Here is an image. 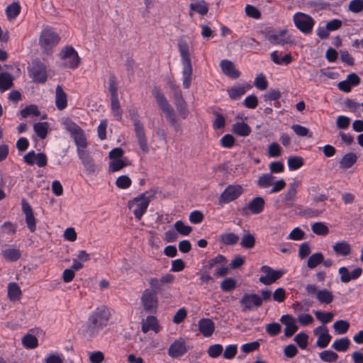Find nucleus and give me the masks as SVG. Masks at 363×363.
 I'll return each instance as SVG.
<instances>
[{
    "mask_svg": "<svg viewBox=\"0 0 363 363\" xmlns=\"http://www.w3.org/2000/svg\"><path fill=\"white\" fill-rule=\"evenodd\" d=\"M141 303L146 312L151 313L158 305L157 294L149 289H145L141 296Z\"/></svg>",
    "mask_w": 363,
    "mask_h": 363,
    "instance_id": "obj_12",
    "label": "nucleus"
},
{
    "mask_svg": "<svg viewBox=\"0 0 363 363\" xmlns=\"http://www.w3.org/2000/svg\"><path fill=\"white\" fill-rule=\"evenodd\" d=\"M240 245L245 249H252L255 245V238L252 234L246 233L242 237Z\"/></svg>",
    "mask_w": 363,
    "mask_h": 363,
    "instance_id": "obj_39",
    "label": "nucleus"
},
{
    "mask_svg": "<svg viewBox=\"0 0 363 363\" xmlns=\"http://www.w3.org/2000/svg\"><path fill=\"white\" fill-rule=\"evenodd\" d=\"M198 329L203 337H208L215 330V324L210 318H201L198 323Z\"/></svg>",
    "mask_w": 363,
    "mask_h": 363,
    "instance_id": "obj_22",
    "label": "nucleus"
},
{
    "mask_svg": "<svg viewBox=\"0 0 363 363\" xmlns=\"http://www.w3.org/2000/svg\"><path fill=\"white\" fill-rule=\"evenodd\" d=\"M350 345V341L348 337H342L335 340L332 347L336 351L345 352L348 350Z\"/></svg>",
    "mask_w": 363,
    "mask_h": 363,
    "instance_id": "obj_37",
    "label": "nucleus"
},
{
    "mask_svg": "<svg viewBox=\"0 0 363 363\" xmlns=\"http://www.w3.org/2000/svg\"><path fill=\"white\" fill-rule=\"evenodd\" d=\"M33 130L40 138L45 139L48 134V123L47 122L36 123L33 125Z\"/></svg>",
    "mask_w": 363,
    "mask_h": 363,
    "instance_id": "obj_34",
    "label": "nucleus"
},
{
    "mask_svg": "<svg viewBox=\"0 0 363 363\" xmlns=\"http://www.w3.org/2000/svg\"><path fill=\"white\" fill-rule=\"evenodd\" d=\"M255 86L259 90H264L267 88L268 82L262 74L255 78Z\"/></svg>",
    "mask_w": 363,
    "mask_h": 363,
    "instance_id": "obj_62",
    "label": "nucleus"
},
{
    "mask_svg": "<svg viewBox=\"0 0 363 363\" xmlns=\"http://www.w3.org/2000/svg\"><path fill=\"white\" fill-rule=\"evenodd\" d=\"M60 40V38L58 34L52 28H47L40 34L39 45L44 53L50 55L51 54L52 48L59 43Z\"/></svg>",
    "mask_w": 363,
    "mask_h": 363,
    "instance_id": "obj_5",
    "label": "nucleus"
},
{
    "mask_svg": "<svg viewBox=\"0 0 363 363\" xmlns=\"http://www.w3.org/2000/svg\"><path fill=\"white\" fill-rule=\"evenodd\" d=\"M220 142L223 147L230 148L234 145L235 138L230 134H226L222 137Z\"/></svg>",
    "mask_w": 363,
    "mask_h": 363,
    "instance_id": "obj_63",
    "label": "nucleus"
},
{
    "mask_svg": "<svg viewBox=\"0 0 363 363\" xmlns=\"http://www.w3.org/2000/svg\"><path fill=\"white\" fill-rule=\"evenodd\" d=\"M264 200L260 196H257L252 199L247 204V206L242 208V214H247L250 211L252 214H259L262 213L264 208Z\"/></svg>",
    "mask_w": 363,
    "mask_h": 363,
    "instance_id": "obj_17",
    "label": "nucleus"
},
{
    "mask_svg": "<svg viewBox=\"0 0 363 363\" xmlns=\"http://www.w3.org/2000/svg\"><path fill=\"white\" fill-rule=\"evenodd\" d=\"M187 351L185 341L180 338L173 342L168 349V354L172 358H177L184 354Z\"/></svg>",
    "mask_w": 363,
    "mask_h": 363,
    "instance_id": "obj_19",
    "label": "nucleus"
},
{
    "mask_svg": "<svg viewBox=\"0 0 363 363\" xmlns=\"http://www.w3.org/2000/svg\"><path fill=\"white\" fill-rule=\"evenodd\" d=\"M111 106L113 116L116 118V120L121 121L122 118L123 111L121 108L118 97L111 99Z\"/></svg>",
    "mask_w": 363,
    "mask_h": 363,
    "instance_id": "obj_38",
    "label": "nucleus"
},
{
    "mask_svg": "<svg viewBox=\"0 0 363 363\" xmlns=\"http://www.w3.org/2000/svg\"><path fill=\"white\" fill-rule=\"evenodd\" d=\"M116 185L119 189H127L131 185V179L126 175L120 176L116 179Z\"/></svg>",
    "mask_w": 363,
    "mask_h": 363,
    "instance_id": "obj_60",
    "label": "nucleus"
},
{
    "mask_svg": "<svg viewBox=\"0 0 363 363\" xmlns=\"http://www.w3.org/2000/svg\"><path fill=\"white\" fill-rule=\"evenodd\" d=\"M243 306L242 312L251 311L253 307L259 308L262 305V299L256 294H245L240 300Z\"/></svg>",
    "mask_w": 363,
    "mask_h": 363,
    "instance_id": "obj_14",
    "label": "nucleus"
},
{
    "mask_svg": "<svg viewBox=\"0 0 363 363\" xmlns=\"http://www.w3.org/2000/svg\"><path fill=\"white\" fill-rule=\"evenodd\" d=\"M22 211L26 216V223L30 232H34L36 228L35 218L33 215V209L30 204L23 199L21 201Z\"/></svg>",
    "mask_w": 363,
    "mask_h": 363,
    "instance_id": "obj_18",
    "label": "nucleus"
},
{
    "mask_svg": "<svg viewBox=\"0 0 363 363\" xmlns=\"http://www.w3.org/2000/svg\"><path fill=\"white\" fill-rule=\"evenodd\" d=\"M267 39L272 45H284L294 43L291 36L287 34L286 29L281 30L277 33L267 35Z\"/></svg>",
    "mask_w": 363,
    "mask_h": 363,
    "instance_id": "obj_15",
    "label": "nucleus"
},
{
    "mask_svg": "<svg viewBox=\"0 0 363 363\" xmlns=\"http://www.w3.org/2000/svg\"><path fill=\"white\" fill-rule=\"evenodd\" d=\"M245 13L247 16L255 19H258L261 16L260 11L255 6L252 5H247L245 6Z\"/></svg>",
    "mask_w": 363,
    "mask_h": 363,
    "instance_id": "obj_64",
    "label": "nucleus"
},
{
    "mask_svg": "<svg viewBox=\"0 0 363 363\" xmlns=\"http://www.w3.org/2000/svg\"><path fill=\"white\" fill-rule=\"evenodd\" d=\"M55 105L58 110H63L67 105V97L60 85H57L55 91Z\"/></svg>",
    "mask_w": 363,
    "mask_h": 363,
    "instance_id": "obj_25",
    "label": "nucleus"
},
{
    "mask_svg": "<svg viewBox=\"0 0 363 363\" xmlns=\"http://www.w3.org/2000/svg\"><path fill=\"white\" fill-rule=\"evenodd\" d=\"M111 314L104 307L97 308L89 315L84 330L89 338L96 337L107 326Z\"/></svg>",
    "mask_w": 363,
    "mask_h": 363,
    "instance_id": "obj_1",
    "label": "nucleus"
},
{
    "mask_svg": "<svg viewBox=\"0 0 363 363\" xmlns=\"http://www.w3.org/2000/svg\"><path fill=\"white\" fill-rule=\"evenodd\" d=\"M319 331H321L323 333L318 336L316 342V345L320 348H325L328 345L331 340V336L328 333V330L326 327H318L315 330V333L318 334Z\"/></svg>",
    "mask_w": 363,
    "mask_h": 363,
    "instance_id": "obj_23",
    "label": "nucleus"
},
{
    "mask_svg": "<svg viewBox=\"0 0 363 363\" xmlns=\"http://www.w3.org/2000/svg\"><path fill=\"white\" fill-rule=\"evenodd\" d=\"M178 48L183 65V86L184 89H189L191 84L193 74L189 45L184 40L180 39L178 42Z\"/></svg>",
    "mask_w": 363,
    "mask_h": 363,
    "instance_id": "obj_2",
    "label": "nucleus"
},
{
    "mask_svg": "<svg viewBox=\"0 0 363 363\" xmlns=\"http://www.w3.org/2000/svg\"><path fill=\"white\" fill-rule=\"evenodd\" d=\"M319 355L321 360L327 362H334L338 358V355L331 350H324Z\"/></svg>",
    "mask_w": 363,
    "mask_h": 363,
    "instance_id": "obj_50",
    "label": "nucleus"
},
{
    "mask_svg": "<svg viewBox=\"0 0 363 363\" xmlns=\"http://www.w3.org/2000/svg\"><path fill=\"white\" fill-rule=\"evenodd\" d=\"M357 160V155L353 152H349L341 159L340 167L342 169H349L356 163Z\"/></svg>",
    "mask_w": 363,
    "mask_h": 363,
    "instance_id": "obj_30",
    "label": "nucleus"
},
{
    "mask_svg": "<svg viewBox=\"0 0 363 363\" xmlns=\"http://www.w3.org/2000/svg\"><path fill=\"white\" fill-rule=\"evenodd\" d=\"M323 262V255L320 252L313 254L307 261V267L309 269H314Z\"/></svg>",
    "mask_w": 363,
    "mask_h": 363,
    "instance_id": "obj_40",
    "label": "nucleus"
},
{
    "mask_svg": "<svg viewBox=\"0 0 363 363\" xmlns=\"http://www.w3.org/2000/svg\"><path fill=\"white\" fill-rule=\"evenodd\" d=\"M316 298L321 303L329 304L333 302L334 297L331 291L325 289L317 292Z\"/></svg>",
    "mask_w": 363,
    "mask_h": 363,
    "instance_id": "obj_32",
    "label": "nucleus"
},
{
    "mask_svg": "<svg viewBox=\"0 0 363 363\" xmlns=\"http://www.w3.org/2000/svg\"><path fill=\"white\" fill-rule=\"evenodd\" d=\"M213 114L216 116V118L213 122V128L215 130H219L224 128L225 125V119L224 116L216 111H214Z\"/></svg>",
    "mask_w": 363,
    "mask_h": 363,
    "instance_id": "obj_56",
    "label": "nucleus"
},
{
    "mask_svg": "<svg viewBox=\"0 0 363 363\" xmlns=\"http://www.w3.org/2000/svg\"><path fill=\"white\" fill-rule=\"evenodd\" d=\"M274 177L271 174H264L260 176L257 182V185L260 188H268L273 184Z\"/></svg>",
    "mask_w": 363,
    "mask_h": 363,
    "instance_id": "obj_41",
    "label": "nucleus"
},
{
    "mask_svg": "<svg viewBox=\"0 0 363 363\" xmlns=\"http://www.w3.org/2000/svg\"><path fill=\"white\" fill-rule=\"evenodd\" d=\"M21 10V5L18 2H13L6 9V14L9 21L16 18L20 13Z\"/></svg>",
    "mask_w": 363,
    "mask_h": 363,
    "instance_id": "obj_31",
    "label": "nucleus"
},
{
    "mask_svg": "<svg viewBox=\"0 0 363 363\" xmlns=\"http://www.w3.org/2000/svg\"><path fill=\"white\" fill-rule=\"evenodd\" d=\"M293 20L296 27L303 33L309 34L312 32L315 21L309 15L298 12L294 15Z\"/></svg>",
    "mask_w": 363,
    "mask_h": 363,
    "instance_id": "obj_8",
    "label": "nucleus"
},
{
    "mask_svg": "<svg viewBox=\"0 0 363 363\" xmlns=\"http://www.w3.org/2000/svg\"><path fill=\"white\" fill-rule=\"evenodd\" d=\"M155 190L151 189L129 201L128 206L133 210V213L138 220H141L142 216L147 211L151 199L155 196Z\"/></svg>",
    "mask_w": 363,
    "mask_h": 363,
    "instance_id": "obj_3",
    "label": "nucleus"
},
{
    "mask_svg": "<svg viewBox=\"0 0 363 363\" xmlns=\"http://www.w3.org/2000/svg\"><path fill=\"white\" fill-rule=\"evenodd\" d=\"M176 230L183 235H188L192 230L189 225H186L182 220H178L174 224Z\"/></svg>",
    "mask_w": 363,
    "mask_h": 363,
    "instance_id": "obj_55",
    "label": "nucleus"
},
{
    "mask_svg": "<svg viewBox=\"0 0 363 363\" xmlns=\"http://www.w3.org/2000/svg\"><path fill=\"white\" fill-rule=\"evenodd\" d=\"M312 231L318 235H326L329 233L328 227L322 222H317L312 225Z\"/></svg>",
    "mask_w": 363,
    "mask_h": 363,
    "instance_id": "obj_43",
    "label": "nucleus"
},
{
    "mask_svg": "<svg viewBox=\"0 0 363 363\" xmlns=\"http://www.w3.org/2000/svg\"><path fill=\"white\" fill-rule=\"evenodd\" d=\"M334 252L339 256L346 257L351 254V245L346 241L342 240L337 242L333 245Z\"/></svg>",
    "mask_w": 363,
    "mask_h": 363,
    "instance_id": "obj_24",
    "label": "nucleus"
},
{
    "mask_svg": "<svg viewBox=\"0 0 363 363\" xmlns=\"http://www.w3.org/2000/svg\"><path fill=\"white\" fill-rule=\"evenodd\" d=\"M21 114L23 118H27L29 116H38L40 114L37 106L30 105L21 111Z\"/></svg>",
    "mask_w": 363,
    "mask_h": 363,
    "instance_id": "obj_48",
    "label": "nucleus"
},
{
    "mask_svg": "<svg viewBox=\"0 0 363 363\" xmlns=\"http://www.w3.org/2000/svg\"><path fill=\"white\" fill-rule=\"evenodd\" d=\"M235 286L236 281L233 278H226L220 284V288L225 292L233 291Z\"/></svg>",
    "mask_w": 363,
    "mask_h": 363,
    "instance_id": "obj_52",
    "label": "nucleus"
},
{
    "mask_svg": "<svg viewBox=\"0 0 363 363\" xmlns=\"http://www.w3.org/2000/svg\"><path fill=\"white\" fill-rule=\"evenodd\" d=\"M130 116L131 120L133 121L134 130L139 146L143 152L147 153L149 151V147L147 143L143 124L138 119L136 110L133 109L130 111Z\"/></svg>",
    "mask_w": 363,
    "mask_h": 363,
    "instance_id": "obj_7",
    "label": "nucleus"
},
{
    "mask_svg": "<svg viewBox=\"0 0 363 363\" xmlns=\"http://www.w3.org/2000/svg\"><path fill=\"white\" fill-rule=\"evenodd\" d=\"M3 257L11 262H16L21 257V252L16 248H6L1 252Z\"/></svg>",
    "mask_w": 363,
    "mask_h": 363,
    "instance_id": "obj_29",
    "label": "nucleus"
},
{
    "mask_svg": "<svg viewBox=\"0 0 363 363\" xmlns=\"http://www.w3.org/2000/svg\"><path fill=\"white\" fill-rule=\"evenodd\" d=\"M60 57L62 60H67L65 65L71 69L77 68L80 63V57L76 50L71 46L64 48Z\"/></svg>",
    "mask_w": 363,
    "mask_h": 363,
    "instance_id": "obj_9",
    "label": "nucleus"
},
{
    "mask_svg": "<svg viewBox=\"0 0 363 363\" xmlns=\"http://www.w3.org/2000/svg\"><path fill=\"white\" fill-rule=\"evenodd\" d=\"M280 321L286 326L284 335L286 337H291L298 330V326L296 325L295 320L291 315H284L281 316Z\"/></svg>",
    "mask_w": 363,
    "mask_h": 363,
    "instance_id": "obj_21",
    "label": "nucleus"
},
{
    "mask_svg": "<svg viewBox=\"0 0 363 363\" xmlns=\"http://www.w3.org/2000/svg\"><path fill=\"white\" fill-rule=\"evenodd\" d=\"M227 259L225 256L218 255L213 259L208 260L207 264L203 266V269L206 273H208L210 270L217 264H225Z\"/></svg>",
    "mask_w": 363,
    "mask_h": 363,
    "instance_id": "obj_36",
    "label": "nucleus"
},
{
    "mask_svg": "<svg viewBox=\"0 0 363 363\" xmlns=\"http://www.w3.org/2000/svg\"><path fill=\"white\" fill-rule=\"evenodd\" d=\"M63 124L65 128L71 133L77 148L85 149L87 146V142L84 130L69 118H66Z\"/></svg>",
    "mask_w": 363,
    "mask_h": 363,
    "instance_id": "obj_6",
    "label": "nucleus"
},
{
    "mask_svg": "<svg viewBox=\"0 0 363 363\" xmlns=\"http://www.w3.org/2000/svg\"><path fill=\"white\" fill-rule=\"evenodd\" d=\"M303 165V160L301 157H291L288 159V166L290 170H296Z\"/></svg>",
    "mask_w": 363,
    "mask_h": 363,
    "instance_id": "obj_47",
    "label": "nucleus"
},
{
    "mask_svg": "<svg viewBox=\"0 0 363 363\" xmlns=\"http://www.w3.org/2000/svg\"><path fill=\"white\" fill-rule=\"evenodd\" d=\"M13 77L9 72L0 73V91L3 92L11 89L13 85Z\"/></svg>",
    "mask_w": 363,
    "mask_h": 363,
    "instance_id": "obj_28",
    "label": "nucleus"
},
{
    "mask_svg": "<svg viewBox=\"0 0 363 363\" xmlns=\"http://www.w3.org/2000/svg\"><path fill=\"white\" fill-rule=\"evenodd\" d=\"M223 346L220 344H215L211 345L208 350L207 353L208 356L211 358H216L219 357L223 352Z\"/></svg>",
    "mask_w": 363,
    "mask_h": 363,
    "instance_id": "obj_54",
    "label": "nucleus"
},
{
    "mask_svg": "<svg viewBox=\"0 0 363 363\" xmlns=\"http://www.w3.org/2000/svg\"><path fill=\"white\" fill-rule=\"evenodd\" d=\"M281 147L277 143H272L268 147V154L271 157H277L281 155Z\"/></svg>",
    "mask_w": 363,
    "mask_h": 363,
    "instance_id": "obj_61",
    "label": "nucleus"
},
{
    "mask_svg": "<svg viewBox=\"0 0 363 363\" xmlns=\"http://www.w3.org/2000/svg\"><path fill=\"white\" fill-rule=\"evenodd\" d=\"M220 67L222 72L231 79H236L240 75V72L235 68L234 63L230 60H221L220 62Z\"/></svg>",
    "mask_w": 363,
    "mask_h": 363,
    "instance_id": "obj_20",
    "label": "nucleus"
},
{
    "mask_svg": "<svg viewBox=\"0 0 363 363\" xmlns=\"http://www.w3.org/2000/svg\"><path fill=\"white\" fill-rule=\"evenodd\" d=\"M21 295L20 287L16 283H10L8 286V296L11 301L18 300Z\"/></svg>",
    "mask_w": 363,
    "mask_h": 363,
    "instance_id": "obj_35",
    "label": "nucleus"
},
{
    "mask_svg": "<svg viewBox=\"0 0 363 363\" xmlns=\"http://www.w3.org/2000/svg\"><path fill=\"white\" fill-rule=\"evenodd\" d=\"M232 131L238 136L247 137L251 133V128L244 122H237L233 125Z\"/></svg>",
    "mask_w": 363,
    "mask_h": 363,
    "instance_id": "obj_27",
    "label": "nucleus"
},
{
    "mask_svg": "<svg viewBox=\"0 0 363 363\" xmlns=\"http://www.w3.org/2000/svg\"><path fill=\"white\" fill-rule=\"evenodd\" d=\"M190 9L201 15L206 14L208 11V6L204 1L191 4Z\"/></svg>",
    "mask_w": 363,
    "mask_h": 363,
    "instance_id": "obj_44",
    "label": "nucleus"
},
{
    "mask_svg": "<svg viewBox=\"0 0 363 363\" xmlns=\"http://www.w3.org/2000/svg\"><path fill=\"white\" fill-rule=\"evenodd\" d=\"M23 345L28 349H34L38 346V339L33 335L28 334L22 339Z\"/></svg>",
    "mask_w": 363,
    "mask_h": 363,
    "instance_id": "obj_45",
    "label": "nucleus"
},
{
    "mask_svg": "<svg viewBox=\"0 0 363 363\" xmlns=\"http://www.w3.org/2000/svg\"><path fill=\"white\" fill-rule=\"evenodd\" d=\"M108 89L111 94V98H117L118 97V86H117V79L114 75L110 77L108 82Z\"/></svg>",
    "mask_w": 363,
    "mask_h": 363,
    "instance_id": "obj_49",
    "label": "nucleus"
},
{
    "mask_svg": "<svg viewBox=\"0 0 363 363\" xmlns=\"http://www.w3.org/2000/svg\"><path fill=\"white\" fill-rule=\"evenodd\" d=\"M261 271L266 274L265 276H261L259 281L264 285H270L279 279L284 274L281 270H274L269 266L264 265L261 267Z\"/></svg>",
    "mask_w": 363,
    "mask_h": 363,
    "instance_id": "obj_13",
    "label": "nucleus"
},
{
    "mask_svg": "<svg viewBox=\"0 0 363 363\" xmlns=\"http://www.w3.org/2000/svg\"><path fill=\"white\" fill-rule=\"evenodd\" d=\"M128 164L129 163L125 162L121 159L113 160L109 163V172H115L119 171Z\"/></svg>",
    "mask_w": 363,
    "mask_h": 363,
    "instance_id": "obj_53",
    "label": "nucleus"
},
{
    "mask_svg": "<svg viewBox=\"0 0 363 363\" xmlns=\"http://www.w3.org/2000/svg\"><path fill=\"white\" fill-rule=\"evenodd\" d=\"M245 92L246 88L242 86H235L228 89L229 96L233 100L240 99L242 95L245 94Z\"/></svg>",
    "mask_w": 363,
    "mask_h": 363,
    "instance_id": "obj_42",
    "label": "nucleus"
},
{
    "mask_svg": "<svg viewBox=\"0 0 363 363\" xmlns=\"http://www.w3.org/2000/svg\"><path fill=\"white\" fill-rule=\"evenodd\" d=\"M308 336L307 334L301 333L295 336L294 341L301 349H306L308 345Z\"/></svg>",
    "mask_w": 363,
    "mask_h": 363,
    "instance_id": "obj_58",
    "label": "nucleus"
},
{
    "mask_svg": "<svg viewBox=\"0 0 363 363\" xmlns=\"http://www.w3.org/2000/svg\"><path fill=\"white\" fill-rule=\"evenodd\" d=\"M315 315L316 318L318 320H320L321 323H323V324L330 323L334 317V315L332 313L323 312V311H315Z\"/></svg>",
    "mask_w": 363,
    "mask_h": 363,
    "instance_id": "obj_51",
    "label": "nucleus"
},
{
    "mask_svg": "<svg viewBox=\"0 0 363 363\" xmlns=\"http://www.w3.org/2000/svg\"><path fill=\"white\" fill-rule=\"evenodd\" d=\"M301 184V182L297 179H294L293 182H291L289 188L284 195L283 199V203L288 207L291 208L294 206V201L296 199V194L298 192V189Z\"/></svg>",
    "mask_w": 363,
    "mask_h": 363,
    "instance_id": "obj_16",
    "label": "nucleus"
},
{
    "mask_svg": "<svg viewBox=\"0 0 363 363\" xmlns=\"http://www.w3.org/2000/svg\"><path fill=\"white\" fill-rule=\"evenodd\" d=\"M242 191L243 189L240 185H228L219 196V203H228L235 200Z\"/></svg>",
    "mask_w": 363,
    "mask_h": 363,
    "instance_id": "obj_10",
    "label": "nucleus"
},
{
    "mask_svg": "<svg viewBox=\"0 0 363 363\" xmlns=\"http://www.w3.org/2000/svg\"><path fill=\"white\" fill-rule=\"evenodd\" d=\"M152 94L158 104L159 108L164 113L167 121L171 126H172L176 131L180 128V125L177 122L176 115L172 109L171 105L169 104L164 95L157 89L155 88L152 91Z\"/></svg>",
    "mask_w": 363,
    "mask_h": 363,
    "instance_id": "obj_4",
    "label": "nucleus"
},
{
    "mask_svg": "<svg viewBox=\"0 0 363 363\" xmlns=\"http://www.w3.org/2000/svg\"><path fill=\"white\" fill-rule=\"evenodd\" d=\"M30 76L37 83L43 84L48 78L46 67L40 61H35L29 68Z\"/></svg>",
    "mask_w": 363,
    "mask_h": 363,
    "instance_id": "obj_11",
    "label": "nucleus"
},
{
    "mask_svg": "<svg viewBox=\"0 0 363 363\" xmlns=\"http://www.w3.org/2000/svg\"><path fill=\"white\" fill-rule=\"evenodd\" d=\"M348 9L354 13L362 12L363 11V0H352L348 5Z\"/></svg>",
    "mask_w": 363,
    "mask_h": 363,
    "instance_id": "obj_57",
    "label": "nucleus"
},
{
    "mask_svg": "<svg viewBox=\"0 0 363 363\" xmlns=\"http://www.w3.org/2000/svg\"><path fill=\"white\" fill-rule=\"evenodd\" d=\"M281 327L277 323H272L266 325V332L270 336H276L281 333Z\"/></svg>",
    "mask_w": 363,
    "mask_h": 363,
    "instance_id": "obj_59",
    "label": "nucleus"
},
{
    "mask_svg": "<svg viewBox=\"0 0 363 363\" xmlns=\"http://www.w3.org/2000/svg\"><path fill=\"white\" fill-rule=\"evenodd\" d=\"M333 328L338 334L342 335L347 332L350 323L347 320H340L334 323Z\"/></svg>",
    "mask_w": 363,
    "mask_h": 363,
    "instance_id": "obj_46",
    "label": "nucleus"
},
{
    "mask_svg": "<svg viewBox=\"0 0 363 363\" xmlns=\"http://www.w3.org/2000/svg\"><path fill=\"white\" fill-rule=\"evenodd\" d=\"M239 240V236L233 233H223L220 236V242L225 245H235Z\"/></svg>",
    "mask_w": 363,
    "mask_h": 363,
    "instance_id": "obj_33",
    "label": "nucleus"
},
{
    "mask_svg": "<svg viewBox=\"0 0 363 363\" xmlns=\"http://www.w3.org/2000/svg\"><path fill=\"white\" fill-rule=\"evenodd\" d=\"M141 329L144 333H147L150 330L157 333L160 330V326L156 317L149 315L145 320H143Z\"/></svg>",
    "mask_w": 363,
    "mask_h": 363,
    "instance_id": "obj_26",
    "label": "nucleus"
}]
</instances>
